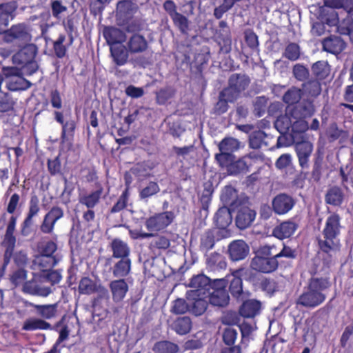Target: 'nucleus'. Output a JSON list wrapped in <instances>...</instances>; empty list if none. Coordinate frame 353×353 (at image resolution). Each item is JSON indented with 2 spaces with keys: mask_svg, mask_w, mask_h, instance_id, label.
<instances>
[{
  "mask_svg": "<svg viewBox=\"0 0 353 353\" xmlns=\"http://www.w3.org/2000/svg\"><path fill=\"white\" fill-rule=\"evenodd\" d=\"M332 285L330 278L318 272L312 273L307 285L296 300V304L307 308H314L326 299L327 292Z\"/></svg>",
  "mask_w": 353,
  "mask_h": 353,
  "instance_id": "f257e3e1",
  "label": "nucleus"
},
{
  "mask_svg": "<svg viewBox=\"0 0 353 353\" xmlns=\"http://www.w3.org/2000/svg\"><path fill=\"white\" fill-rule=\"evenodd\" d=\"M341 228V217L339 215L336 213L330 214L327 218L323 230L324 239L319 241V245L322 251L328 253L338 249L337 236L340 234Z\"/></svg>",
  "mask_w": 353,
  "mask_h": 353,
  "instance_id": "f03ea898",
  "label": "nucleus"
},
{
  "mask_svg": "<svg viewBox=\"0 0 353 353\" xmlns=\"http://www.w3.org/2000/svg\"><path fill=\"white\" fill-rule=\"evenodd\" d=\"M3 74L6 77V87L10 91L26 90L32 85L29 81L21 76L20 70L16 67L3 68Z\"/></svg>",
  "mask_w": 353,
  "mask_h": 353,
  "instance_id": "7ed1b4c3",
  "label": "nucleus"
},
{
  "mask_svg": "<svg viewBox=\"0 0 353 353\" xmlns=\"http://www.w3.org/2000/svg\"><path fill=\"white\" fill-rule=\"evenodd\" d=\"M250 79L245 74H233L228 80V86L223 89V95L230 100H236L250 84Z\"/></svg>",
  "mask_w": 353,
  "mask_h": 353,
  "instance_id": "20e7f679",
  "label": "nucleus"
},
{
  "mask_svg": "<svg viewBox=\"0 0 353 353\" xmlns=\"http://www.w3.org/2000/svg\"><path fill=\"white\" fill-rule=\"evenodd\" d=\"M227 281L225 279H215L213 280V291L210 294L208 301L210 304L218 307L226 306L230 300L225 288Z\"/></svg>",
  "mask_w": 353,
  "mask_h": 353,
  "instance_id": "39448f33",
  "label": "nucleus"
},
{
  "mask_svg": "<svg viewBox=\"0 0 353 353\" xmlns=\"http://www.w3.org/2000/svg\"><path fill=\"white\" fill-rule=\"evenodd\" d=\"M4 38L6 42L27 44L32 40L30 28L25 23L13 25L6 30Z\"/></svg>",
  "mask_w": 353,
  "mask_h": 353,
  "instance_id": "423d86ee",
  "label": "nucleus"
},
{
  "mask_svg": "<svg viewBox=\"0 0 353 353\" xmlns=\"http://www.w3.org/2000/svg\"><path fill=\"white\" fill-rule=\"evenodd\" d=\"M172 212L157 213L150 216L145 221V227L149 231L159 232L167 228L174 220Z\"/></svg>",
  "mask_w": 353,
  "mask_h": 353,
  "instance_id": "0eeeda50",
  "label": "nucleus"
},
{
  "mask_svg": "<svg viewBox=\"0 0 353 353\" xmlns=\"http://www.w3.org/2000/svg\"><path fill=\"white\" fill-rule=\"evenodd\" d=\"M189 286L194 289L188 292L189 296L206 295V292L213 287V280L204 274H198L191 279Z\"/></svg>",
  "mask_w": 353,
  "mask_h": 353,
  "instance_id": "6e6552de",
  "label": "nucleus"
},
{
  "mask_svg": "<svg viewBox=\"0 0 353 353\" xmlns=\"http://www.w3.org/2000/svg\"><path fill=\"white\" fill-rule=\"evenodd\" d=\"M46 281L41 276L38 279L26 282L23 286V291L26 293L40 296H48L52 290L51 287L46 284Z\"/></svg>",
  "mask_w": 353,
  "mask_h": 353,
  "instance_id": "1a4fd4ad",
  "label": "nucleus"
},
{
  "mask_svg": "<svg viewBox=\"0 0 353 353\" xmlns=\"http://www.w3.org/2000/svg\"><path fill=\"white\" fill-rule=\"evenodd\" d=\"M294 199L285 193L277 194L272 201V210L278 215L286 214L294 208Z\"/></svg>",
  "mask_w": 353,
  "mask_h": 353,
  "instance_id": "9d476101",
  "label": "nucleus"
},
{
  "mask_svg": "<svg viewBox=\"0 0 353 353\" xmlns=\"http://www.w3.org/2000/svg\"><path fill=\"white\" fill-rule=\"evenodd\" d=\"M17 224V218L11 216L6 228L3 243L6 246L5 252V266L8 263L16 243V238L14 235Z\"/></svg>",
  "mask_w": 353,
  "mask_h": 353,
  "instance_id": "9b49d317",
  "label": "nucleus"
},
{
  "mask_svg": "<svg viewBox=\"0 0 353 353\" xmlns=\"http://www.w3.org/2000/svg\"><path fill=\"white\" fill-rule=\"evenodd\" d=\"M63 210L58 206L53 207L44 216L40 225V230L43 234H52L57 221L63 216Z\"/></svg>",
  "mask_w": 353,
  "mask_h": 353,
  "instance_id": "f8f14e48",
  "label": "nucleus"
},
{
  "mask_svg": "<svg viewBox=\"0 0 353 353\" xmlns=\"http://www.w3.org/2000/svg\"><path fill=\"white\" fill-rule=\"evenodd\" d=\"M243 147L242 143L233 137H225L219 144L220 154L216 155L217 161L221 162L230 157V154Z\"/></svg>",
  "mask_w": 353,
  "mask_h": 353,
  "instance_id": "ddd939ff",
  "label": "nucleus"
},
{
  "mask_svg": "<svg viewBox=\"0 0 353 353\" xmlns=\"http://www.w3.org/2000/svg\"><path fill=\"white\" fill-rule=\"evenodd\" d=\"M299 227V223L294 218L283 221L276 225L272 231L276 238L283 240L292 236Z\"/></svg>",
  "mask_w": 353,
  "mask_h": 353,
  "instance_id": "4468645a",
  "label": "nucleus"
},
{
  "mask_svg": "<svg viewBox=\"0 0 353 353\" xmlns=\"http://www.w3.org/2000/svg\"><path fill=\"white\" fill-rule=\"evenodd\" d=\"M295 150L302 169H308L309 159L313 151V145L310 141H301L295 144Z\"/></svg>",
  "mask_w": 353,
  "mask_h": 353,
  "instance_id": "2eb2a0df",
  "label": "nucleus"
},
{
  "mask_svg": "<svg viewBox=\"0 0 353 353\" xmlns=\"http://www.w3.org/2000/svg\"><path fill=\"white\" fill-rule=\"evenodd\" d=\"M37 48L34 44H27L12 57L14 64L23 65L34 59Z\"/></svg>",
  "mask_w": 353,
  "mask_h": 353,
  "instance_id": "dca6fc26",
  "label": "nucleus"
},
{
  "mask_svg": "<svg viewBox=\"0 0 353 353\" xmlns=\"http://www.w3.org/2000/svg\"><path fill=\"white\" fill-rule=\"evenodd\" d=\"M278 264V261L274 256L272 258L254 257L251 267L258 272L270 273L277 268Z\"/></svg>",
  "mask_w": 353,
  "mask_h": 353,
  "instance_id": "f3484780",
  "label": "nucleus"
},
{
  "mask_svg": "<svg viewBox=\"0 0 353 353\" xmlns=\"http://www.w3.org/2000/svg\"><path fill=\"white\" fill-rule=\"evenodd\" d=\"M109 288L112 294V300L115 303L122 301L129 290L128 285L124 279L112 281L109 283Z\"/></svg>",
  "mask_w": 353,
  "mask_h": 353,
  "instance_id": "a211bd4d",
  "label": "nucleus"
},
{
  "mask_svg": "<svg viewBox=\"0 0 353 353\" xmlns=\"http://www.w3.org/2000/svg\"><path fill=\"white\" fill-rule=\"evenodd\" d=\"M249 247L243 240H237L232 242L229 245V254L232 261L244 259L249 253Z\"/></svg>",
  "mask_w": 353,
  "mask_h": 353,
  "instance_id": "6ab92c4d",
  "label": "nucleus"
},
{
  "mask_svg": "<svg viewBox=\"0 0 353 353\" xmlns=\"http://www.w3.org/2000/svg\"><path fill=\"white\" fill-rule=\"evenodd\" d=\"M148 48L145 38L139 34H134L127 42V50L131 54H139L145 52Z\"/></svg>",
  "mask_w": 353,
  "mask_h": 353,
  "instance_id": "aec40b11",
  "label": "nucleus"
},
{
  "mask_svg": "<svg viewBox=\"0 0 353 353\" xmlns=\"http://www.w3.org/2000/svg\"><path fill=\"white\" fill-rule=\"evenodd\" d=\"M226 267L225 258L221 254L214 252L206 259V268L209 272L214 273L219 272L225 270Z\"/></svg>",
  "mask_w": 353,
  "mask_h": 353,
  "instance_id": "412c9836",
  "label": "nucleus"
},
{
  "mask_svg": "<svg viewBox=\"0 0 353 353\" xmlns=\"http://www.w3.org/2000/svg\"><path fill=\"white\" fill-rule=\"evenodd\" d=\"M256 217L254 210L248 208L243 207L239 211L236 217V226L243 230L249 227L254 221Z\"/></svg>",
  "mask_w": 353,
  "mask_h": 353,
  "instance_id": "4be33fe9",
  "label": "nucleus"
},
{
  "mask_svg": "<svg viewBox=\"0 0 353 353\" xmlns=\"http://www.w3.org/2000/svg\"><path fill=\"white\" fill-rule=\"evenodd\" d=\"M293 119L290 107H288L286 109L285 114L281 115L276 119L274 122V126L281 134H290Z\"/></svg>",
  "mask_w": 353,
  "mask_h": 353,
  "instance_id": "5701e85b",
  "label": "nucleus"
},
{
  "mask_svg": "<svg viewBox=\"0 0 353 353\" xmlns=\"http://www.w3.org/2000/svg\"><path fill=\"white\" fill-rule=\"evenodd\" d=\"M110 248L113 258L119 259L130 258V248L125 241L114 239L111 242Z\"/></svg>",
  "mask_w": 353,
  "mask_h": 353,
  "instance_id": "b1692460",
  "label": "nucleus"
},
{
  "mask_svg": "<svg viewBox=\"0 0 353 353\" xmlns=\"http://www.w3.org/2000/svg\"><path fill=\"white\" fill-rule=\"evenodd\" d=\"M261 303L255 299L244 301L240 307L239 313L245 318H253L260 313Z\"/></svg>",
  "mask_w": 353,
  "mask_h": 353,
  "instance_id": "393cba45",
  "label": "nucleus"
},
{
  "mask_svg": "<svg viewBox=\"0 0 353 353\" xmlns=\"http://www.w3.org/2000/svg\"><path fill=\"white\" fill-rule=\"evenodd\" d=\"M132 269V261L130 258L119 259L112 268V275L116 278L124 279L128 276Z\"/></svg>",
  "mask_w": 353,
  "mask_h": 353,
  "instance_id": "a878e982",
  "label": "nucleus"
},
{
  "mask_svg": "<svg viewBox=\"0 0 353 353\" xmlns=\"http://www.w3.org/2000/svg\"><path fill=\"white\" fill-rule=\"evenodd\" d=\"M322 44L325 51L335 54H339L345 47L344 41L340 37L335 36L325 39Z\"/></svg>",
  "mask_w": 353,
  "mask_h": 353,
  "instance_id": "bb28decb",
  "label": "nucleus"
},
{
  "mask_svg": "<svg viewBox=\"0 0 353 353\" xmlns=\"http://www.w3.org/2000/svg\"><path fill=\"white\" fill-rule=\"evenodd\" d=\"M102 192L103 189L100 188L89 194H80L79 195V202L88 209H92L99 203Z\"/></svg>",
  "mask_w": 353,
  "mask_h": 353,
  "instance_id": "cd10ccee",
  "label": "nucleus"
},
{
  "mask_svg": "<svg viewBox=\"0 0 353 353\" xmlns=\"http://www.w3.org/2000/svg\"><path fill=\"white\" fill-rule=\"evenodd\" d=\"M103 37L110 46L121 43L125 39V33L120 29L114 27L105 28L103 31Z\"/></svg>",
  "mask_w": 353,
  "mask_h": 353,
  "instance_id": "c85d7f7f",
  "label": "nucleus"
},
{
  "mask_svg": "<svg viewBox=\"0 0 353 353\" xmlns=\"http://www.w3.org/2000/svg\"><path fill=\"white\" fill-rule=\"evenodd\" d=\"M241 270H236L232 274L227 275L224 279H226L227 283H230V291L231 294L239 298L243 291L242 281L240 278Z\"/></svg>",
  "mask_w": 353,
  "mask_h": 353,
  "instance_id": "c756f323",
  "label": "nucleus"
},
{
  "mask_svg": "<svg viewBox=\"0 0 353 353\" xmlns=\"http://www.w3.org/2000/svg\"><path fill=\"white\" fill-rule=\"evenodd\" d=\"M57 263L55 256H48L39 254L33 261V265L35 268H37L44 273L50 270Z\"/></svg>",
  "mask_w": 353,
  "mask_h": 353,
  "instance_id": "7c9ffc66",
  "label": "nucleus"
},
{
  "mask_svg": "<svg viewBox=\"0 0 353 353\" xmlns=\"http://www.w3.org/2000/svg\"><path fill=\"white\" fill-rule=\"evenodd\" d=\"M232 215L229 208H220L214 216V222L217 228L225 229L232 223Z\"/></svg>",
  "mask_w": 353,
  "mask_h": 353,
  "instance_id": "2f4dec72",
  "label": "nucleus"
},
{
  "mask_svg": "<svg viewBox=\"0 0 353 353\" xmlns=\"http://www.w3.org/2000/svg\"><path fill=\"white\" fill-rule=\"evenodd\" d=\"M292 115H296L301 118L311 117L315 110L314 105L310 101H303L294 107H290Z\"/></svg>",
  "mask_w": 353,
  "mask_h": 353,
  "instance_id": "473e14b6",
  "label": "nucleus"
},
{
  "mask_svg": "<svg viewBox=\"0 0 353 353\" xmlns=\"http://www.w3.org/2000/svg\"><path fill=\"white\" fill-rule=\"evenodd\" d=\"M111 55L114 61L118 65H124L128 59V51L121 45H116L110 46Z\"/></svg>",
  "mask_w": 353,
  "mask_h": 353,
  "instance_id": "72a5a7b5",
  "label": "nucleus"
},
{
  "mask_svg": "<svg viewBox=\"0 0 353 353\" xmlns=\"http://www.w3.org/2000/svg\"><path fill=\"white\" fill-rule=\"evenodd\" d=\"M208 296L206 295L200 296H189L188 299L192 298L194 300L193 302L190 303L191 305V312L195 314L196 316H199L203 314L208 307V299L206 300L205 298Z\"/></svg>",
  "mask_w": 353,
  "mask_h": 353,
  "instance_id": "f704fd0d",
  "label": "nucleus"
},
{
  "mask_svg": "<svg viewBox=\"0 0 353 353\" xmlns=\"http://www.w3.org/2000/svg\"><path fill=\"white\" fill-rule=\"evenodd\" d=\"M343 201V193L339 187H332L325 194V202L334 206L340 205Z\"/></svg>",
  "mask_w": 353,
  "mask_h": 353,
  "instance_id": "c9c22d12",
  "label": "nucleus"
},
{
  "mask_svg": "<svg viewBox=\"0 0 353 353\" xmlns=\"http://www.w3.org/2000/svg\"><path fill=\"white\" fill-rule=\"evenodd\" d=\"M51 325L44 320L36 318L27 319L23 325L22 329L26 331H33L37 330H49Z\"/></svg>",
  "mask_w": 353,
  "mask_h": 353,
  "instance_id": "e433bc0d",
  "label": "nucleus"
},
{
  "mask_svg": "<svg viewBox=\"0 0 353 353\" xmlns=\"http://www.w3.org/2000/svg\"><path fill=\"white\" fill-rule=\"evenodd\" d=\"M172 327L178 334L184 335L190 331L192 322L188 316L180 317L174 321Z\"/></svg>",
  "mask_w": 353,
  "mask_h": 353,
  "instance_id": "4c0bfd02",
  "label": "nucleus"
},
{
  "mask_svg": "<svg viewBox=\"0 0 353 353\" xmlns=\"http://www.w3.org/2000/svg\"><path fill=\"white\" fill-rule=\"evenodd\" d=\"M312 71L318 79L321 80L329 75L330 69L327 61H319L313 64Z\"/></svg>",
  "mask_w": 353,
  "mask_h": 353,
  "instance_id": "58836bf2",
  "label": "nucleus"
},
{
  "mask_svg": "<svg viewBox=\"0 0 353 353\" xmlns=\"http://www.w3.org/2000/svg\"><path fill=\"white\" fill-rule=\"evenodd\" d=\"M76 129V123L72 119H69L62 125L61 140L62 142H71L73 140L74 131Z\"/></svg>",
  "mask_w": 353,
  "mask_h": 353,
  "instance_id": "ea45409f",
  "label": "nucleus"
},
{
  "mask_svg": "<svg viewBox=\"0 0 353 353\" xmlns=\"http://www.w3.org/2000/svg\"><path fill=\"white\" fill-rule=\"evenodd\" d=\"M40 212V201L37 195H32L28 203V211L26 217V223L28 225L30 223V221H32V219L37 216Z\"/></svg>",
  "mask_w": 353,
  "mask_h": 353,
  "instance_id": "a19ab883",
  "label": "nucleus"
},
{
  "mask_svg": "<svg viewBox=\"0 0 353 353\" xmlns=\"http://www.w3.org/2000/svg\"><path fill=\"white\" fill-rule=\"evenodd\" d=\"M153 350L155 353H176L179 352V347L174 343L163 341L157 343Z\"/></svg>",
  "mask_w": 353,
  "mask_h": 353,
  "instance_id": "79ce46f5",
  "label": "nucleus"
},
{
  "mask_svg": "<svg viewBox=\"0 0 353 353\" xmlns=\"http://www.w3.org/2000/svg\"><path fill=\"white\" fill-rule=\"evenodd\" d=\"M293 121L290 130V136L294 138L296 134L303 133L308 129V124L303 118L292 115Z\"/></svg>",
  "mask_w": 353,
  "mask_h": 353,
  "instance_id": "37998d69",
  "label": "nucleus"
},
{
  "mask_svg": "<svg viewBox=\"0 0 353 353\" xmlns=\"http://www.w3.org/2000/svg\"><path fill=\"white\" fill-rule=\"evenodd\" d=\"M250 167V163L248 161V158L243 156L242 158L231 163L229 170L232 174H236L248 172Z\"/></svg>",
  "mask_w": 353,
  "mask_h": 353,
  "instance_id": "c03bdc74",
  "label": "nucleus"
},
{
  "mask_svg": "<svg viewBox=\"0 0 353 353\" xmlns=\"http://www.w3.org/2000/svg\"><path fill=\"white\" fill-rule=\"evenodd\" d=\"M170 245V239L161 235L154 236L150 242L149 248L155 251L156 250H165Z\"/></svg>",
  "mask_w": 353,
  "mask_h": 353,
  "instance_id": "a18cd8bd",
  "label": "nucleus"
},
{
  "mask_svg": "<svg viewBox=\"0 0 353 353\" xmlns=\"http://www.w3.org/2000/svg\"><path fill=\"white\" fill-rule=\"evenodd\" d=\"M35 308L42 317L50 319L56 316L57 304L37 305Z\"/></svg>",
  "mask_w": 353,
  "mask_h": 353,
  "instance_id": "49530a36",
  "label": "nucleus"
},
{
  "mask_svg": "<svg viewBox=\"0 0 353 353\" xmlns=\"http://www.w3.org/2000/svg\"><path fill=\"white\" fill-rule=\"evenodd\" d=\"M302 91L299 88H292L289 89L283 95V101L288 104L293 105L299 101L301 98Z\"/></svg>",
  "mask_w": 353,
  "mask_h": 353,
  "instance_id": "de8ad7c7",
  "label": "nucleus"
},
{
  "mask_svg": "<svg viewBox=\"0 0 353 353\" xmlns=\"http://www.w3.org/2000/svg\"><path fill=\"white\" fill-rule=\"evenodd\" d=\"M301 54L300 47L295 43H289L285 48L283 57L290 61H296Z\"/></svg>",
  "mask_w": 353,
  "mask_h": 353,
  "instance_id": "09e8293b",
  "label": "nucleus"
},
{
  "mask_svg": "<svg viewBox=\"0 0 353 353\" xmlns=\"http://www.w3.org/2000/svg\"><path fill=\"white\" fill-rule=\"evenodd\" d=\"M337 31L339 34L343 35H350L353 33V19L350 16H347L341 21H339L337 26Z\"/></svg>",
  "mask_w": 353,
  "mask_h": 353,
  "instance_id": "8fccbe9b",
  "label": "nucleus"
},
{
  "mask_svg": "<svg viewBox=\"0 0 353 353\" xmlns=\"http://www.w3.org/2000/svg\"><path fill=\"white\" fill-rule=\"evenodd\" d=\"M39 19V28L41 29V35L45 37L49 28L54 26V22L52 21V17L49 12L41 14Z\"/></svg>",
  "mask_w": 353,
  "mask_h": 353,
  "instance_id": "3c124183",
  "label": "nucleus"
},
{
  "mask_svg": "<svg viewBox=\"0 0 353 353\" xmlns=\"http://www.w3.org/2000/svg\"><path fill=\"white\" fill-rule=\"evenodd\" d=\"M16 102L12 97L7 94H0V112H8L14 109Z\"/></svg>",
  "mask_w": 353,
  "mask_h": 353,
  "instance_id": "603ef678",
  "label": "nucleus"
},
{
  "mask_svg": "<svg viewBox=\"0 0 353 353\" xmlns=\"http://www.w3.org/2000/svg\"><path fill=\"white\" fill-rule=\"evenodd\" d=\"M97 290V285L88 277L81 279L79 285V292L83 294H90Z\"/></svg>",
  "mask_w": 353,
  "mask_h": 353,
  "instance_id": "864d4df0",
  "label": "nucleus"
},
{
  "mask_svg": "<svg viewBox=\"0 0 353 353\" xmlns=\"http://www.w3.org/2000/svg\"><path fill=\"white\" fill-rule=\"evenodd\" d=\"M235 100H230V97L223 95V91H221L219 94L218 102L214 106V112L217 114L225 113L228 109V102H234Z\"/></svg>",
  "mask_w": 353,
  "mask_h": 353,
  "instance_id": "5fc2aeb1",
  "label": "nucleus"
},
{
  "mask_svg": "<svg viewBox=\"0 0 353 353\" xmlns=\"http://www.w3.org/2000/svg\"><path fill=\"white\" fill-rule=\"evenodd\" d=\"M160 191V188L157 183L154 181H150L148 185L145 188H143L140 192H139V196L141 199H146L157 193H158Z\"/></svg>",
  "mask_w": 353,
  "mask_h": 353,
  "instance_id": "6e6d98bb",
  "label": "nucleus"
},
{
  "mask_svg": "<svg viewBox=\"0 0 353 353\" xmlns=\"http://www.w3.org/2000/svg\"><path fill=\"white\" fill-rule=\"evenodd\" d=\"M214 245V236L212 231L205 232L201 238L200 248L207 252L212 249Z\"/></svg>",
  "mask_w": 353,
  "mask_h": 353,
  "instance_id": "4d7b16f0",
  "label": "nucleus"
},
{
  "mask_svg": "<svg viewBox=\"0 0 353 353\" xmlns=\"http://www.w3.org/2000/svg\"><path fill=\"white\" fill-rule=\"evenodd\" d=\"M18 5L16 1L3 3L0 4V13L8 16L10 19H13L15 17V12Z\"/></svg>",
  "mask_w": 353,
  "mask_h": 353,
  "instance_id": "13d9d810",
  "label": "nucleus"
},
{
  "mask_svg": "<svg viewBox=\"0 0 353 353\" xmlns=\"http://www.w3.org/2000/svg\"><path fill=\"white\" fill-rule=\"evenodd\" d=\"M323 12H325L323 17V21L330 26H338L339 22L338 13L335 10L323 8Z\"/></svg>",
  "mask_w": 353,
  "mask_h": 353,
  "instance_id": "bf43d9fd",
  "label": "nucleus"
},
{
  "mask_svg": "<svg viewBox=\"0 0 353 353\" xmlns=\"http://www.w3.org/2000/svg\"><path fill=\"white\" fill-rule=\"evenodd\" d=\"M330 137L332 140L339 139V142L343 143L348 139V132L347 131L339 129L336 125H334L330 129Z\"/></svg>",
  "mask_w": 353,
  "mask_h": 353,
  "instance_id": "052dcab7",
  "label": "nucleus"
},
{
  "mask_svg": "<svg viewBox=\"0 0 353 353\" xmlns=\"http://www.w3.org/2000/svg\"><path fill=\"white\" fill-rule=\"evenodd\" d=\"M171 19L173 21L174 24L179 28L180 31L185 34L188 30V19L180 13H177L174 15Z\"/></svg>",
  "mask_w": 353,
  "mask_h": 353,
  "instance_id": "680f3d73",
  "label": "nucleus"
},
{
  "mask_svg": "<svg viewBox=\"0 0 353 353\" xmlns=\"http://www.w3.org/2000/svg\"><path fill=\"white\" fill-rule=\"evenodd\" d=\"M65 41L64 34H59L58 39L53 43V48L56 56L58 58H63L66 53V48L63 45Z\"/></svg>",
  "mask_w": 353,
  "mask_h": 353,
  "instance_id": "e2e57ef3",
  "label": "nucleus"
},
{
  "mask_svg": "<svg viewBox=\"0 0 353 353\" xmlns=\"http://www.w3.org/2000/svg\"><path fill=\"white\" fill-rule=\"evenodd\" d=\"M261 287L263 291L270 295H272L279 290L277 282L271 279H265L261 282Z\"/></svg>",
  "mask_w": 353,
  "mask_h": 353,
  "instance_id": "0e129e2a",
  "label": "nucleus"
},
{
  "mask_svg": "<svg viewBox=\"0 0 353 353\" xmlns=\"http://www.w3.org/2000/svg\"><path fill=\"white\" fill-rule=\"evenodd\" d=\"M238 332L237 330L233 327H226L223 333V340L225 345H232L236 338Z\"/></svg>",
  "mask_w": 353,
  "mask_h": 353,
  "instance_id": "69168bd1",
  "label": "nucleus"
},
{
  "mask_svg": "<svg viewBox=\"0 0 353 353\" xmlns=\"http://www.w3.org/2000/svg\"><path fill=\"white\" fill-rule=\"evenodd\" d=\"M46 283H50L51 285L59 283L62 276L59 270H50L45 272L42 276Z\"/></svg>",
  "mask_w": 353,
  "mask_h": 353,
  "instance_id": "338daca9",
  "label": "nucleus"
},
{
  "mask_svg": "<svg viewBox=\"0 0 353 353\" xmlns=\"http://www.w3.org/2000/svg\"><path fill=\"white\" fill-rule=\"evenodd\" d=\"M293 74L294 77L301 81L307 79L309 77V71L304 65L296 64L293 67Z\"/></svg>",
  "mask_w": 353,
  "mask_h": 353,
  "instance_id": "774afa93",
  "label": "nucleus"
}]
</instances>
